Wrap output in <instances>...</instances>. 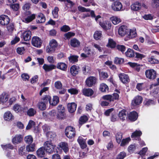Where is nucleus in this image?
Segmentation results:
<instances>
[{"label": "nucleus", "instance_id": "39448f33", "mask_svg": "<svg viewBox=\"0 0 159 159\" xmlns=\"http://www.w3.org/2000/svg\"><path fill=\"white\" fill-rule=\"evenodd\" d=\"M137 36L136 30L134 28L128 29L126 36L124 38L125 41H127L130 39L135 38Z\"/></svg>", "mask_w": 159, "mask_h": 159}, {"label": "nucleus", "instance_id": "b1692460", "mask_svg": "<svg viewBox=\"0 0 159 159\" xmlns=\"http://www.w3.org/2000/svg\"><path fill=\"white\" fill-rule=\"evenodd\" d=\"M67 106L68 110L70 112L73 113L76 110L77 104L75 102L68 103Z\"/></svg>", "mask_w": 159, "mask_h": 159}, {"label": "nucleus", "instance_id": "603ef678", "mask_svg": "<svg viewBox=\"0 0 159 159\" xmlns=\"http://www.w3.org/2000/svg\"><path fill=\"white\" fill-rule=\"evenodd\" d=\"M2 148L3 150H6L8 149H12L14 148L13 146L11 144H8L5 145H1Z\"/></svg>", "mask_w": 159, "mask_h": 159}, {"label": "nucleus", "instance_id": "69168bd1", "mask_svg": "<svg viewBox=\"0 0 159 159\" xmlns=\"http://www.w3.org/2000/svg\"><path fill=\"white\" fill-rule=\"evenodd\" d=\"M75 35L74 33L69 32L64 34V36L66 39H69L71 37L74 36Z\"/></svg>", "mask_w": 159, "mask_h": 159}, {"label": "nucleus", "instance_id": "6ab92c4d", "mask_svg": "<svg viewBox=\"0 0 159 159\" xmlns=\"http://www.w3.org/2000/svg\"><path fill=\"white\" fill-rule=\"evenodd\" d=\"M31 32L30 30L24 32L21 35V37L25 41H29L31 38Z\"/></svg>", "mask_w": 159, "mask_h": 159}, {"label": "nucleus", "instance_id": "e2e57ef3", "mask_svg": "<svg viewBox=\"0 0 159 159\" xmlns=\"http://www.w3.org/2000/svg\"><path fill=\"white\" fill-rule=\"evenodd\" d=\"M93 46L97 49L99 52H102L103 50V48L101 46L96 43H93Z\"/></svg>", "mask_w": 159, "mask_h": 159}, {"label": "nucleus", "instance_id": "680f3d73", "mask_svg": "<svg viewBox=\"0 0 159 159\" xmlns=\"http://www.w3.org/2000/svg\"><path fill=\"white\" fill-rule=\"evenodd\" d=\"M46 134L47 137L51 139H53L56 136V135L55 133L51 131L48 132Z\"/></svg>", "mask_w": 159, "mask_h": 159}, {"label": "nucleus", "instance_id": "e433bc0d", "mask_svg": "<svg viewBox=\"0 0 159 159\" xmlns=\"http://www.w3.org/2000/svg\"><path fill=\"white\" fill-rule=\"evenodd\" d=\"M99 73L100 79L101 80H103L108 78V75L107 73L101 70H99Z\"/></svg>", "mask_w": 159, "mask_h": 159}, {"label": "nucleus", "instance_id": "cd10ccee", "mask_svg": "<svg viewBox=\"0 0 159 159\" xmlns=\"http://www.w3.org/2000/svg\"><path fill=\"white\" fill-rule=\"evenodd\" d=\"M45 149L43 147H41L37 151V154L39 157H42L45 156Z\"/></svg>", "mask_w": 159, "mask_h": 159}, {"label": "nucleus", "instance_id": "c03bdc74", "mask_svg": "<svg viewBox=\"0 0 159 159\" xmlns=\"http://www.w3.org/2000/svg\"><path fill=\"white\" fill-rule=\"evenodd\" d=\"M51 99V97L49 95H45L43 97L42 99V101L41 102H44L47 105L48 103H49V102Z\"/></svg>", "mask_w": 159, "mask_h": 159}, {"label": "nucleus", "instance_id": "774afa93", "mask_svg": "<svg viewBox=\"0 0 159 159\" xmlns=\"http://www.w3.org/2000/svg\"><path fill=\"white\" fill-rule=\"evenodd\" d=\"M70 30V27L68 25H63L61 28V31L64 32H66Z\"/></svg>", "mask_w": 159, "mask_h": 159}, {"label": "nucleus", "instance_id": "c85d7f7f", "mask_svg": "<svg viewBox=\"0 0 159 159\" xmlns=\"http://www.w3.org/2000/svg\"><path fill=\"white\" fill-rule=\"evenodd\" d=\"M82 93L85 96L89 97L92 96L93 94V91L91 89L85 88L83 89Z\"/></svg>", "mask_w": 159, "mask_h": 159}, {"label": "nucleus", "instance_id": "c9c22d12", "mask_svg": "<svg viewBox=\"0 0 159 159\" xmlns=\"http://www.w3.org/2000/svg\"><path fill=\"white\" fill-rule=\"evenodd\" d=\"M35 150V145L34 143H32L28 145L26 147V150L28 152H33Z\"/></svg>", "mask_w": 159, "mask_h": 159}, {"label": "nucleus", "instance_id": "2eb2a0df", "mask_svg": "<svg viewBox=\"0 0 159 159\" xmlns=\"http://www.w3.org/2000/svg\"><path fill=\"white\" fill-rule=\"evenodd\" d=\"M10 22L9 17L6 15H2L0 16V24L3 25H7Z\"/></svg>", "mask_w": 159, "mask_h": 159}, {"label": "nucleus", "instance_id": "393cba45", "mask_svg": "<svg viewBox=\"0 0 159 159\" xmlns=\"http://www.w3.org/2000/svg\"><path fill=\"white\" fill-rule=\"evenodd\" d=\"M56 66L57 69L63 71H66L67 68V65L63 62H58Z\"/></svg>", "mask_w": 159, "mask_h": 159}, {"label": "nucleus", "instance_id": "3c124183", "mask_svg": "<svg viewBox=\"0 0 159 159\" xmlns=\"http://www.w3.org/2000/svg\"><path fill=\"white\" fill-rule=\"evenodd\" d=\"M36 111L33 108H30L27 111V113L29 116H33L36 113Z\"/></svg>", "mask_w": 159, "mask_h": 159}, {"label": "nucleus", "instance_id": "f8f14e48", "mask_svg": "<svg viewBox=\"0 0 159 159\" xmlns=\"http://www.w3.org/2000/svg\"><path fill=\"white\" fill-rule=\"evenodd\" d=\"M3 118L5 121H11L14 119V117L11 111H7L3 115Z\"/></svg>", "mask_w": 159, "mask_h": 159}, {"label": "nucleus", "instance_id": "2f4dec72", "mask_svg": "<svg viewBox=\"0 0 159 159\" xmlns=\"http://www.w3.org/2000/svg\"><path fill=\"white\" fill-rule=\"evenodd\" d=\"M110 20L114 25H117L121 22L120 18L116 16H113L110 17Z\"/></svg>", "mask_w": 159, "mask_h": 159}, {"label": "nucleus", "instance_id": "a18cd8bd", "mask_svg": "<svg viewBox=\"0 0 159 159\" xmlns=\"http://www.w3.org/2000/svg\"><path fill=\"white\" fill-rule=\"evenodd\" d=\"M88 120V118L87 116H81L79 119V124L82 125V124L85 123Z\"/></svg>", "mask_w": 159, "mask_h": 159}, {"label": "nucleus", "instance_id": "473e14b6", "mask_svg": "<svg viewBox=\"0 0 159 159\" xmlns=\"http://www.w3.org/2000/svg\"><path fill=\"white\" fill-rule=\"evenodd\" d=\"M131 9L133 11H138L139 10V2H135L131 5Z\"/></svg>", "mask_w": 159, "mask_h": 159}, {"label": "nucleus", "instance_id": "72a5a7b5", "mask_svg": "<svg viewBox=\"0 0 159 159\" xmlns=\"http://www.w3.org/2000/svg\"><path fill=\"white\" fill-rule=\"evenodd\" d=\"M45 21V17L42 13H39L37 17V22L38 23L44 22Z\"/></svg>", "mask_w": 159, "mask_h": 159}, {"label": "nucleus", "instance_id": "9b49d317", "mask_svg": "<svg viewBox=\"0 0 159 159\" xmlns=\"http://www.w3.org/2000/svg\"><path fill=\"white\" fill-rule=\"evenodd\" d=\"M111 8L114 11H120L122 10V5L120 2L116 1L113 3L111 5Z\"/></svg>", "mask_w": 159, "mask_h": 159}, {"label": "nucleus", "instance_id": "052dcab7", "mask_svg": "<svg viewBox=\"0 0 159 159\" xmlns=\"http://www.w3.org/2000/svg\"><path fill=\"white\" fill-rule=\"evenodd\" d=\"M116 48L118 50L121 51L122 53H124L125 51V47L123 45H117L116 46Z\"/></svg>", "mask_w": 159, "mask_h": 159}, {"label": "nucleus", "instance_id": "f3484780", "mask_svg": "<svg viewBox=\"0 0 159 159\" xmlns=\"http://www.w3.org/2000/svg\"><path fill=\"white\" fill-rule=\"evenodd\" d=\"M58 114L57 117L59 119L63 118L64 117V113L65 110L64 107L61 105H59L57 107Z\"/></svg>", "mask_w": 159, "mask_h": 159}, {"label": "nucleus", "instance_id": "c756f323", "mask_svg": "<svg viewBox=\"0 0 159 159\" xmlns=\"http://www.w3.org/2000/svg\"><path fill=\"white\" fill-rule=\"evenodd\" d=\"M58 146L63 150L65 153H66L69 151L68 146L67 143L61 142L59 144Z\"/></svg>", "mask_w": 159, "mask_h": 159}, {"label": "nucleus", "instance_id": "20e7f679", "mask_svg": "<svg viewBox=\"0 0 159 159\" xmlns=\"http://www.w3.org/2000/svg\"><path fill=\"white\" fill-rule=\"evenodd\" d=\"M65 133L66 136L70 139L73 138L75 135V129L71 126H69L66 127Z\"/></svg>", "mask_w": 159, "mask_h": 159}, {"label": "nucleus", "instance_id": "bf43d9fd", "mask_svg": "<svg viewBox=\"0 0 159 159\" xmlns=\"http://www.w3.org/2000/svg\"><path fill=\"white\" fill-rule=\"evenodd\" d=\"M59 11L58 8L55 7L52 11V14L54 18H57L58 16V13Z\"/></svg>", "mask_w": 159, "mask_h": 159}, {"label": "nucleus", "instance_id": "7ed1b4c3", "mask_svg": "<svg viewBox=\"0 0 159 159\" xmlns=\"http://www.w3.org/2000/svg\"><path fill=\"white\" fill-rule=\"evenodd\" d=\"M119 94L116 93H114L112 95H106L102 97V98L103 99L108 101L110 102H114L115 100H118L119 99Z\"/></svg>", "mask_w": 159, "mask_h": 159}, {"label": "nucleus", "instance_id": "4468645a", "mask_svg": "<svg viewBox=\"0 0 159 159\" xmlns=\"http://www.w3.org/2000/svg\"><path fill=\"white\" fill-rule=\"evenodd\" d=\"M23 139V136L21 134H16L12 138L11 141L14 144H18L22 141Z\"/></svg>", "mask_w": 159, "mask_h": 159}, {"label": "nucleus", "instance_id": "6e6d98bb", "mask_svg": "<svg viewBox=\"0 0 159 159\" xmlns=\"http://www.w3.org/2000/svg\"><path fill=\"white\" fill-rule=\"evenodd\" d=\"M116 141L117 143H120L122 139V134L121 133H118L116 135Z\"/></svg>", "mask_w": 159, "mask_h": 159}, {"label": "nucleus", "instance_id": "f03ea898", "mask_svg": "<svg viewBox=\"0 0 159 159\" xmlns=\"http://www.w3.org/2000/svg\"><path fill=\"white\" fill-rule=\"evenodd\" d=\"M57 45L58 44L57 41L54 39H52L49 43V46H47L46 48V52L48 53L54 52Z\"/></svg>", "mask_w": 159, "mask_h": 159}, {"label": "nucleus", "instance_id": "4d7b16f0", "mask_svg": "<svg viewBox=\"0 0 159 159\" xmlns=\"http://www.w3.org/2000/svg\"><path fill=\"white\" fill-rule=\"evenodd\" d=\"M68 92L71 94H76L78 93V90L76 89L72 88L68 89Z\"/></svg>", "mask_w": 159, "mask_h": 159}, {"label": "nucleus", "instance_id": "5fc2aeb1", "mask_svg": "<svg viewBox=\"0 0 159 159\" xmlns=\"http://www.w3.org/2000/svg\"><path fill=\"white\" fill-rule=\"evenodd\" d=\"M139 96H138L134 98L132 100L131 104L134 106L139 105Z\"/></svg>", "mask_w": 159, "mask_h": 159}, {"label": "nucleus", "instance_id": "79ce46f5", "mask_svg": "<svg viewBox=\"0 0 159 159\" xmlns=\"http://www.w3.org/2000/svg\"><path fill=\"white\" fill-rule=\"evenodd\" d=\"M116 42L112 39H109L108 43L107 45V47H109L111 48H113L116 47Z\"/></svg>", "mask_w": 159, "mask_h": 159}, {"label": "nucleus", "instance_id": "8fccbe9b", "mask_svg": "<svg viewBox=\"0 0 159 159\" xmlns=\"http://www.w3.org/2000/svg\"><path fill=\"white\" fill-rule=\"evenodd\" d=\"M124 61V59L117 57H115L114 62L116 64H122Z\"/></svg>", "mask_w": 159, "mask_h": 159}, {"label": "nucleus", "instance_id": "f704fd0d", "mask_svg": "<svg viewBox=\"0 0 159 159\" xmlns=\"http://www.w3.org/2000/svg\"><path fill=\"white\" fill-rule=\"evenodd\" d=\"M13 110L16 113L20 112L23 110V108L21 106L18 104H15L13 107Z\"/></svg>", "mask_w": 159, "mask_h": 159}, {"label": "nucleus", "instance_id": "dca6fc26", "mask_svg": "<svg viewBox=\"0 0 159 159\" xmlns=\"http://www.w3.org/2000/svg\"><path fill=\"white\" fill-rule=\"evenodd\" d=\"M96 78L93 76H90L86 80V85L88 87H91L96 82Z\"/></svg>", "mask_w": 159, "mask_h": 159}, {"label": "nucleus", "instance_id": "0e129e2a", "mask_svg": "<svg viewBox=\"0 0 159 159\" xmlns=\"http://www.w3.org/2000/svg\"><path fill=\"white\" fill-rule=\"evenodd\" d=\"M48 61L50 63L53 64L54 63L55 61V59L52 56H49L47 57Z\"/></svg>", "mask_w": 159, "mask_h": 159}, {"label": "nucleus", "instance_id": "0eeeda50", "mask_svg": "<svg viewBox=\"0 0 159 159\" xmlns=\"http://www.w3.org/2000/svg\"><path fill=\"white\" fill-rule=\"evenodd\" d=\"M145 74L146 77L150 79L153 80L156 77V72L153 69L146 70Z\"/></svg>", "mask_w": 159, "mask_h": 159}, {"label": "nucleus", "instance_id": "6e6552de", "mask_svg": "<svg viewBox=\"0 0 159 159\" xmlns=\"http://www.w3.org/2000/svg\"><path fill=\"white\" fill-rule=\"evenodd\" d=\"M9 96L5 92L3 93L0 95V104L4 105L8 101Z\"/></svg>", "mask_w": 159, "mask_h": 159}, {"label": "nucleus", "instance_id": "9d476101", "mask_svg": "<svg viewBox=\"0 0 159 159\" xmlns=\"http://www.w3.org/2000/svg\"><path fill=\"white\" fill-rule=\"evenodd\" d=\"M80 71V67L79 66L74 65L70 67L69 72L71 75L73 76H75L78 75Z\"/></svg>", "mask_w": 159, "mask_h": 159}, {"label": "nucleus", "instance_id": "1a4fd4ad", "mask_svg": "<svg viewBox=\"0 0 159 159\" xmlns=\"http://www.w3.org/2000/svg\"><path fill=\"white\" fill-rule=\"evenodd\" d=\"M128 29L127 26L125 25H121L118 30L119 34L121 36H124L125 34H127Z\"/></svg>", "mask_w": 159, "mask_h": 159}, {"label": "nucleus", "instance_id": "a878e982", "mask_svg": "<svg viewBox=\"0 0 159 159\" xmlns=\"http://www.w3.org/2000/svg\"><path fill=\"white\" fill-rule=\"evenodd\" d=\"M35 17V14H32L26 17H23L22 18L23 21L26 23H28L32 21Z\"/></svg>", "mask_w": 159, "mask_h": 159}, {"label": "nucleus", "instance_id": "58836bf2", "mask_svg": "<svg viewBox=\"0 0 159 159\" xmlns=\"http://www.w3.org/2000/svg\"><path fill=\"white\" fill-rule=\"evenodd\" d=\"M108 86L104 83H102L100 84L99 89L102 92H106L108 90Z\"/></svg>", "mask_w": 159, "mask_h": 159}, {"label": "nucleus", "instance_id": "4be33fe9", "mask_svg": "<svg viewBox=\"0 0 159 159\" xmlns=\"http://www.w3.org/2000/svg\"><path fill=\"white\" fill-rule=\"evenodd\" d=\"M43 68L46 72H49L52 70L55 69L56 68L55 65L53 64L48 65L44 64L43 66Z\"/></svg>", "mask_w": 159, "mask_h": 159}, {"label": "nucleus", "instance_id": "5701e85b", "mask_svg": "<svg viewBox=\"0 0 159 159\" xmlns=\"http://www.w3.org/2000/svg\"><path fill=\"white\" fill-rule=\"evenodd\" d=\"M119 77L121 81L123 83H126L129 81L128 75L124 73H120L119 75Z\"/></svg>", "mask_w": 159, "mask_h": 159}, {"label": "nucleus", "instance_id": "37998d69", "mask_svg": "<svg viewBox=\"0 0 159 159\" xmlns=\"http://www.w3.org/2000/svg\"><path fill=\"white\" fill-rule=\"evenodd\" d=\"M151 6L153 8H157L159 7V0H152Z\"/></svg>", "mask_w": 159, "mask_h": 159}, {"label": "nucleus", "instance_id": "4c0bfd02", "mask_svg": "<svg viewBox=\"0 0 159 159\" xmlns=\"http://www.w3.org/2000/svg\"><path fill=\"white\" fill-rule=\"evenodd\" d=\"M102 36V31H96L93 34L94 38L96 40L100 39Z\"/></svg>", "mask_w": 159, "mask_h": 159}, {"label": "nucleus", "instance_id": "bb28decb", "mask_svg": "<svg viewBox=\"0 0 159 159\" xmlns=\"http://www.w3.org/2000/svg\"><path fill=\"white\" fill-rule=\"evenodd\" d=\"M59 101V97L57 96H54L53 97L52 99H50L49 104L52 106H56L58 104Z\"/></svg>", "mask_w": 159, "mask_h": 159}, {"label": "nucleus", "instance_id": "338daca9", "mask_svg": "<svg viewBox=\"0 0 159 159\" xmlns=\"http://www.w3.org/2000/svg\"><path fill=\"white\" fill-rule=\"evenodd\" d=\"M144 104L147 106H149L152 104H154L155 102L151 100L146 99L144 102Z\"/></svg>", "mask_w": 159, "mask_h": 159}, {"label": "nucleus", "instance_id": "a19ab883", "mask_svg": "<svg viewBox=\"0 0 159 159\" xmlns=\"http://www.w3.org/2000/svg\"><path fill=\"white\" fill-rule=\"evenodd\" d=\"M38 108L42 111L44 110L46 108V105L44 102L41 101L39 102L38 104Z\"/></svg>", "mask_w": 159, "mask_h": 159}, {"label": "nucleus", "instance_id": "aec40b11", "mask_svg": "<svg viewBox=\"0 0 159 159\" xmlns=\"http://www.w3.org/2000/svg\"><path fill=\"white\" fill-rule=\"evenodd\" d=\"M128 118L132 121L136 120L138 117V114L135 111H133L128 114Z\"/></svg>", "mask_w": 159, "mask_h": 159}, {"label": "nucleus", "instance_id": "423d86ee", "mask_svg": "<svg viewBox=\"0 0 159 159\" xmlns=\"http://www.w3.org/2000/svg\"><path fill=\"white\" fill-rule=\"evenodd\" d=\"M42 40L38 37L34 36L32 37L31 43L33 46L36 48H40L42 45Z\"/></svg>", "mask_w": 159, "mask_h": 159}, {"label": "nucleus", "instance_id": "49530a36", "mask_svg": "<svg viewBox=\"0 0 159 159\" xmlns=\"http://www.w3.org/2000/svg\"><path fill=\"white\" fill-rule=\"evenodd\" d=\"M139 137V131L136 130L131 135V138L134 140H137Z\"/></svg>", "mask_w": 159, "mask_h": 159}, {"label": "nucleus", "instance_id": "a211bd4d", "mask_svg": "<svg viewBox=\"0 0 159 159\" xmlns=\"http://www.w3.org/2000/svg\"><path fill=\"white\" fill-rule=\"evenodd\" d=\"M99 24L103 29L106 30L110 29L111 26V23L108 21L100 22Z\"/></svg>", "mask_w": 159, "mask_h": 159}, {"label": "nucleus", "instance_id": "ddd939ff", "mask_svg": "<svg viewBox=\"0 0 159 159\" xmlns=\"http://www.w3.org/2000/svg\"><path fill=\"white\" fill-rule=\"evenodd\" d=\"M136 54L135 58L138 59L139 58V54L138 53H134V50L130 48H128L125 52V55L130 58L133 57Z\"/></svg>", "mask_w": 159, "mask_h": 159}, {"label": "nucleus", "instance_id": "13d9d810", "mask_svg": "<svg viewBox=\"0 0 159 159\" xmlns=\"http://www.w3.org/2000/svg\"><path fill=\"white\" fill-rule=\"evenodd\" d=\"M130 140L131 139L130 137L123 139L121 141V143L120 144V146H124L125 144L128 143Z\"/></svg>", "mask_w": 159, "mask_h": 159}, {"label": "nucleus", "instance_id": "09e8293b", "mask_svg": "<svg viewBox=\"0 0 159 159\" xmlns=\"http://www.w3.org/2000/svg\"><path fill=\"white\" fill-rule=\"evenodd\" d=\"M78 56L75 55H71L69 57V61L71 63H74L78 61Z\"/></svg>", "mask_w": 159, "mask_h": 159}, {"label": "nucleus", "instance_id": "de8ad7c7", "mask_svg": "<svg viewBox=\"0 0 159 159\" xmlns=\"http://www.w3.org/2000/svg\"><path fill=\"white\" fill-rule=\"evenodd\" d=\"M24 140L27 143L30 144L33 141V138L31 136L28 135L25 137Z\"/></svg>", "mask_w": 159, "mask_h": 159}, {"label": "nucleus", "instance_id": "412c9836", "mask_svg": "<svg viewBox=\"0 0 159 159\" xmlns=\"http://www.w3.org/2000/svg\"><path fill=\"white\" fill-rule=\"evenodd\" d=\"M80 41L76 38H73L70 39V45L74 48H78L80 46Z\"/></svg>", "mask_w": 159, "mask_h": 159}, {"label": "nucleus", "instance_id": "ea45409f", "mask_svg": "<svg viewBox=\"0 0 159 159\" xmlns=\"http://www.w3.org/2000/svg\"><path fill=\"white\" fill-rule=\"evenodd\" d=\"M91 70V67L87 65H84L82 68V70L84 74L87 75Z\"/></svg>", "mask_w": 159, "mask_h": 159}, {"label": "nucleus", "instance_id": "f257e3e1", "mask_svg": "<svg viewBox=\"0 0 159 159\" xmlns=\"http://www.w3.org/2000/svg\"><path fill=\"white\" fill-rule=\"evenodd\" d=\"M43 146L47 152L49 153H53L56 147V145L51 140L46 141L44 143Z\"/></svg>", "mask_w": 159, "mask_h": 159}, {"label": "nucleus", "instance_id": "7c9ffc66", "mask_svg": "<svg viewBox=\"0 0 159 159\" xmlns=\"http://www.w3.org/2000/svg\"><path fill=\"white\" fill-rule=\"evenodd\" d=\"M127 112L125 110L123 109L120 111L119 113V116L120 120L123 121L127 118Z\"/></svg>", "mask_w": 159, "mask_h": 159}, {"label": "nucleus", "instance_id": "864d4df0", "mask_svg": "<svg viewBox=\"0 0 159 159\" xmlns=\"http://www.w3.org/2000/svg\"><path fill=\"white\" fill-rule=\"evenodd\" d=\"M126 156V153L124 152H120L117 156L116 159H124Z\"/></svg>", "mask_w": 159, "mask_h": 159}]
</instances>
